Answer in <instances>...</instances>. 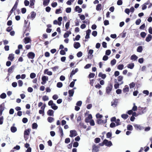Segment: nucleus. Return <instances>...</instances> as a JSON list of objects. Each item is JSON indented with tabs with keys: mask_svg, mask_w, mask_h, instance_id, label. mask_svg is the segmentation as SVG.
Returning <instances> with one entry per match:
<instances>
[{
	"mask_svg": "<svg viewBox=\"0 0 152 152\" xmlns=\"http://www.w3.org/2000/svg\"><path fill=\"white\" fill-rule=\"evenodd\" d=\"M75 10L76 12H78V13L81 12L82 11V8H80L78 6H77L75 7Z\"/></svg>",
	"mask_w": 152,
	"mask_h": 152,
	"instance_id": "17",
	"label": "nucleus"
},
{
	"mask_svg": "<svg viewBox=\"0 0 152 152\" xmlns=\"http://www.w3.org/2000/svg\"><path fill=\"white\" fill-rule=\"evenodd\" d=\"M30 14V18H31L32 20H33L35 18L36 15V13L32 11L31 12Z\"/></svg>",
	"mask_w": 152,
	"mask_h": 152,
	"instance_id": "20",
	"label": "nucleus"
},
{
	"mask_svg": "<svg viewBox=\"0 0 152 152\" xmlns=\"http://www.w3.org/2000/svg\"><path fill=\"white\" fill-rule=\"evenodd\" d=\"M78 71V68H76L75 70H73L71 72L70 75V77L72 78V76L74 75L76 73H77Z\"/></svg>",
	"mask_w": 152,
	"mask_h": 152,
	"instance_id": "13",
	"label": "nucleus"
},
{
	"mask_svg": "<svg viewBox=\"0 0 152 152\" xmlns=\"http://www.w3.org/2000/svg\"><path fill=\"white\" fill-rule=\"evenodd\" d=\"M124 67V65L123 64H119L117 66V69L119 70H122Z\"/></svg>",
	"mask_w": 152,
	"mask_h": 152,
	"instance_id": "40",
	"label": "nucleus"
},
{
	"mask_svg": "<svg viewBox=\"0 0 152 152\" xmlns=\"http://www.w3.org/2000/svg\"><path fill=\"white\" fill-rule=\"evenodd\" d=\"M59 131L61 134V136H63V132L62 128L61 126H59Z\"/></svg>",
	"mask_w": 152,
	"mask_h": 152,
	"instance_id": "56",
	"label": "nucleus"
},
{
	"mask_svg": "<svg viewBox=\"0 0 152 152\" xmlns=\"http://www.w3.org/2000/svg\"><path fill=\"white\" fill-rule=\"evenodd\" d=\"M18 86L19 87H21L22 86L23 84V82L22 80H19L18 81Z\"/></svg>",
	"mask_w": 152,
	"mask_h": 152,
	"instance_id": "55",
	"label": "nucleus"
},
{
	"mask_svg": "<svg viewBox=\"0 0 152 152\" xmlns=\"http://www.w3.org/2000/svg\"><path fill=\"white\" fill-rule=\"evenodd\" d=\"M31 130L30 129H28L25 130L24 131V136L25 135H28L29 134Z\"/></svg>",
	"mask_w": 152,
	"mask_h": 152,
	"instance_id": "26",
	"label": "nucleus"
},
{
	"mask_svg": "<svg viewBox=\"0 0 152 152\" xmlns=\"http://www.w3.org/2000/svg\"><path fill=\"white\" fill-rule=\"evenodd\" d=\"M116 63V60L115 59H113L110 62V64L111 66H113L115 65Z\"/></svg>",
	"mask_w": 152,
	"mask_h": 152,
	"instance_id": "43",
	"label": "nucleus"
},
{
	"mask_svg": "<svg viewBox=\"0 0 152 152\" xmlns=\"http://www.w3.org/2000/svg\"><path fill=\"white\" fill-rule=\"evenodd\" d=\"M140 35L142 37L144 38L146 36V34L144 32H141Z\"/></svg>",
	"mask_w": 152,
	"mask_h": 152,
	"instance_id": "51",
	"label": "nucleus"
},
{
	"mask_svg": "<svg viewBox=\"0 0 152 152\" xmlns=\"http://www.w3.org/2000/svg\"><path fill=\"white\" fill-rule=\"evenodd\" d=\"M92 116L91 114H89L88 116L85 118V121L86 123H88L90 122V121L92 119Z\"/></svg>",
	"mask_w": 152,
	"mask_h": 152,
	"instance_id": "11",
	"label": "nucleus"
},
{
	"mask_svg": "<svg viewBox=\"0 0 152 152\" xmlns=\"http://www.w3.org/2000/svg\"><path fill=\"white\" fill-rule=\"evenodd\" d=\"M129 87L130 88H133L135 86V83L133 82L130 83V84L129 85Z\"/></svg>",
	"mask_w": 152,
	"mask_h": 152,
	"instance_id": "57",
	"label": "nucleus"
},
{
	"mask_svg": "<svg viewBox=\"0 0 152 152\" xmlns=\"http://www.w3.org/2000/svg\"><path fill=\"white\" fill-rule=\"evenodd\" d=\"M94 52V50L92 49H90L88 50V58L90 59H91L93 56L92 55Z\"/></svg>",
	"mask_w": 152,
	"mask_h": 152,
	"instance_id": "12",
	"label": "nucleus"
},
{
	"mask_svg": "<svg viewBox=\"0 0 152 152\" xmlns=\"http://www.w3.org/2000/svg\"><path fill=\"white\" fill-rule=\"evenodd\" d=\"M10 130L12 132L14 133L17 131V129L16 127L14 126H12L11 127Z\"/></svg>",
	"mask_w": 152,
	"mask_h": 152,
	"instance_id": "33",
	"label": "nucleus"
},
{
	"mask_svg": "<svg viewBox=\"0 0 152 152\" xmlns=\"http://www.w3.org/2000/svg\"><path fill=\"white\" fill-rule=\"evenodd\" d=\"M74 93V91L73 89L69 90L68 91L69 96L71 97L73 96Z\"/></svg>",
	"mask_w": 152,
	"mask_h": 152,
	"instance_id": "23",
	"label": "nucleus"
},
{
	"mask_svg": "<svg viewBox=\"0 0 152 152\" xmlns=\"http://www.w3.org/2000/svg\"><path fill=\"white\" fill-rule=\"evenodd\" d=\"M102 4H98L96 6V10L97 11H99L101 10Z\"/></svg>",
	"mask_w": 152,
	"mask_h": 152,
	"instance_id": "34",
	"label": "nucleus"
},
{
	"mask_svg": "<svg viewBox=\"0 0 152 152\" xmlns=\"http://www.w3.org/2000/svg\"><path fill=\"white\" fill-rule=\"evenodd\" d=\"M99 151V147L94 144L92 146V152H98Z\"/></svg>",
	"mask_w": 152,
	"mask_h": 152,
	"instance_id": "10",
	"label": "nucleus"
},
{
	"mask_svg": "<svg viewBox=\"0 0 152 152\" xmlns=\"http://www.w3.org/2000/svg\"><path fill=\"white\" fill-rule=\"evenodd\" d=\"M31 41V39L29 37H26L24 39V42L25 44H27Z\"/></svg>",
	"mask_w": 152,
	"mask_h": 152,
	"instance_id": "15",
	"label": "nucleus"
},
{
	"mask_svg": "<svg viewBox=\"0 0 152 152\" xmlns=\"http://www.w3.org/2000/svg\"><path fill=\"white\" fill-rule=\"evenodd\" d=\"M118 99H115L113 100V102H111V105L114 107H115L118 105Z\"/></svg>",
	"mask_w": 152,
	"mask_h": 152,
	"instance_id": "7",
	"label": "nucleus"
},
{
	"mask_svg": "<svg viewBox=\"0 0 152 152\" xmlns=\"http://www.w3.org/2000/svg\"><path fill=\"white\" fill-rule=\"evenodd\" d=\"M116 124V126H118L121 125V123L120 122V120L119 119H116V121H115Z\"/></svg>",
	"mask_w": 152,
	"mask_h": 152,
	"instance_id": "52",
	"label": "nucleus"
},
{
	"mask_svg": "<svg viewBox=\"0 0 152 152\" xmlns=\"http://www.w3.org/2000/svg\"><path fill=\"white\" fill-rule=\"evenodd\" d=\"M121 117L124 119L125 120L128 118L129 115L127 114H123L121 115Z\"/></svg>",
	"mask_w": 152,
	"mask_h": 152,
	"instance_id": "36",
	"label": "nucleus"
},
{
	"mask_svg": "<svg viewBox=\"0 0 152 152\" xmlns=\"http://www.w3.org/2000/svg\"><path fill=\"white\" fill-rule=\"evenodd\" d=\"M30 23L29 22L28 24V26L26 27V28H25V29H24L25 30L24 32V34H25L27 31L29 32L30 30Z\"/></svg>",
	"mask_w": 152,
	"mask_h": 152,
	"instance_id": "25",
	"label": "nucleus"
},
{
	"mask_svg": "<svg viewBox=\"0 0 152 152\" xmlns=\"http://www.w3.org/2000/svg\"><path fill=\"white\" fill-rule=\"evenodd\" d=\"M116 126V125H115V124L113 122H111L110 123V127L111 128H114V127H115Z\"/></svg>",
	"mask_w": 152,
	"mask_h": 152,
	"instance_id": "61",
	"label": "nucleus"
},
{
	"mask_svg": "<svg viewBox=\"0 0 152 152\" xmlns=\"http://www.w3.org/2000/svg\"><path fill=\"white\" fill-rule=\"evenodd\" d=\"M98 76L101 77L103 79H104L106 77V75L105 74H103L102 72H100Z\"/></svg>",
	"mask_w": 152,
	"mask_h": 152,
	"instance_id": "22",
	"label": "nucleus"
},
{
	"mask_svg": "<svg viewBox=\"0 0 152 152\" xmlns=\"http://www.w3.org/2000/svg\"><path fill=\"white\" fill-rule=\"evenodd\" d=\"M35 2V0H30V3L29 6L32 8V6L34 5Z\"/></svg>",
	"mask_w": 152,
	"mask_h": 152,
	"instance_id": "50",
	"label": "nucleus"
},
{
	"mask_svg": "<svg viewBox=\"0 0 152 152\" xmlns=\"http://www.w3.org/2000/svg\"><path fill=\"white\" fill-rule=\"evenodd\" d=\"M83 53L81 51H79L77 54V56L78 57H80L82 56Z\"/></svg>",
	"mask_w": 152,
	"mask_h": 152,
	"instance_id": "59",
	"label": "nucleus"
},
{
	"mask_svg": "<svg viewBox=\"0 0 152 152\" xmlns=\"http://www.w3.org/2000/svg\"><path fill=\"white\" fill-rule=\"evenodd\" d=\"M101 139L99 138L96 137L94 139V141L95 143H97L100 142Z\"/></svg>",
	"mask_w": 152,
	"mask_h": 152,
	"instance_id": "47",
	"label": "nucleus"
},
{
	"mask_svg": "<svg viewBox=\"0 0 152 152\" xmlns=\"http://www.w3.org/2000/svg\"><path fill=\"white\" fill-rule=\"evenodd\" d=\"M115 83H115L114 84V87L115 89H117L119 88L120 84L118 82L116 81L117 80L116 79H115Z\"/></svg>",
	"mask_w": 152,
	"mask_h": 152,
	"instance_id": "30",
	"label": "nucleus"
},
{
	"mask_svg": "<svg viewBox=\"0 0 152 152\" xmlns=\"http://www.w3.org/2000/svg\"><path fill=\"white\" fill-rule=\"evenodd\" d=\"M152 38V36L150 34H148L146 38L145 41L147 42H150Z\"/></svg>",
	"mask_w": 152,
	"mask_h": 152,
	"instance_id": "19",
	"label": "nucleus"
},
{
	"mask_svg": "<svg viewBox=\"0 0 152 152\" xmlns=\"http://www.w3.org/2000/svg\"><path fill=\"white\" fill-rule=\"evenodd\" d=\"M70 22L69 21L67 22L65 24V28L66 30H68L69 29L70 25Z\"/></svg>",
	"mask_w": 152,
	"mask_h": 152,
	"instance_id": "49",
	"label": "nucleus"
},
{
	"mask_svg": "<svg viewBox=\"0 0 152 152\" xmlns=\"http://www.w3.org/2000/svg\"><path fill=\"white\" fill-rule=\"evenodd\" d=\"M7 95L5 93H3L0 95V97L2 99H4L6 97Z\"/></svg>",
	"mask_w": 152,
	"mask_h": 152,
	"instance_id": "38",
	"label": "nucleus"
},
{
	"mask_svg": "<svg viewBox=\"0 0 152 152\" xmlns=\"http://www.w3.org/2000/svg\"><path fill=\"white\" fill-rule=\"evenodd\" d=\"M97 34V31H93L92 33V35L94 37H96Z\"/></svg>",
	"mask_w": 152,
	"mask_h": 152,
	"instance_id": "64",
	"label": "nucleus"
},
{
	"mask_svg": "<svg viewBox=\"0 0 152 152\" xmlns=\"http://www.w3.org/2000/svg\"><path fill=\"white\" fill-rule=\"evenodd\" d=\"M14 58V54H10L9 55V56L8 57V60H10L11 61H13Z\"/></svg>",
	"mask_w": 152,
	"mask_h": 152,
	"instance_id": "21",
	"label": "nucleus"
},
{
	"mask_svg": "<svg viewBox=\"0 0 152 152\" xmlns=\"http://www.w3.org/2000/svg\"><path fill=\"white\" fill-rule=\"evenodd\" d=\"M80 35L79 34H78L77 35H76L75 39H74V38L73 39V40L74 41L75 40L78 41L80 39Z\"/></svg>",
	"mask_w": 152,
	"mask_h": 152,
	"instance_id": "53",
	"label": "nucleus"
},
{
	"mask_svg": "<svg viewBox=\"0 0 152 152\" xmlns=\"http://www.w3.org/2000/svg\"><path fill=\"white\" fill-rule=\"evenodd\" d=\"M134 63H131L127 65V67L130 69H132L134 67Z\"/></svg>",
	"mask_w": 152,
	"mask_h": 152,
	"instance_id": "28",
	"label": "nucleus"
},
{
	"mask_svg": "<svg viewBox=\"0 0 152 152\" xmlns=\"http://www.w3.org/2000/svg\"><path fill=\"white\" fill-rule=\"evenodd\" d=\"M127 130L129 131H132L133 129L132 126L130 124H129L127 125Z\"/></svg>",
	"mask_w": 152,
	"mask_h": 152,
	"instance_id": "35",
	"label": "nucleus"
},
{
	"mask_svg": "<svg viewBox=\"0 0 152 152\" xmlns=\"http://www.w3.org/2000/svg\"><path fill=\"white\" fill-rule=\"evenodd\" d=\"M90 124L91 126H94L95 125V123L94 120L93 119H91L90 121Z\"/></svg>",
	"mask_w": 152,
	"mask_h": 152,
	"instance_id": "62",
	"label": "nucleus"
},
{
	"mask_svg": "<svg viewBox=\"0 0 152 152\" xmlns=\"http://www.w3.org/2000/svg\"><path fill=\"white\" fill-rule=\"evenodd\" d=\"M104 142L105 145L108 147H110L113 145L111 141H108L106 139L104 140Z\"/></svg>",
	"mask_w": 152,
	"mask_h": 152,
	"instance_id": "3",
	"label": "nucleus"
},
{
	"mask_svg": "<svg viewBox=\"0 0 152 152\" xmlns=\"http://www.w3.org/2000/svg\"><path fill=\"white\" fill-rule=\"evenodd\" d=\"M36 76V74L33 72L31 73L30 74V77L31 79H33Z\"/></svg>",
	"mask_w": 152,
	"mask_h": 152,
	"instance_id": "45",
	"label": "nucleus"
},
{
	"mask_svg": "<svg viewBox=\"0 0 152 152\" xmlns=\"http://www.w3.org/2000/svg\"><path fill=\"white\" fill-rule=\"evenodd\" d=\"M70 133L69 136L71 137H75L77 135V132L75 130H70Z\"/></svg>",
	"mask_w": 152,
	"mask_h": 152,
	"instance_id": "1",
	"label": "nucleus"
},
{
	"mask_svg": "<svg viewBox=\"0 0 152 152\" xmlns=\"http://www.w3.org/2000/svg\"><path fill=\"white\" fill-rule=\"evenodd\" d=\"M15 67V66L14 65H12L8 69V72L9 73L12 72V70L14 69Z\"/></svg>",
	"mask_w": 152,
	"mask_h": 152,
	"instance_id": "24",
	"label": "nucleus"
},
{
	"mask_svg": "<svg viewBox=\"0 0 152 152\" xmlns=\"http://www.w3.org/2000/svg\"><path fill=\"white\" fill-rule=\"evenodd\" d=\"M54 120V118L51 117H49L47 119L48 121L50 123L52 122Z\"/></svg>",
	"mask_w": 152,
	"mask_h": 152,
	"instance_id": "39",
	"label": "nucleus"
},
{
	"mask_svg": "<svg viewBox=\"0 0 152 152\" xmlns=\"http://www.w3.org/2000/svg\"><path fill=\"white\" fill-rule=\"evenodd\" d=\"M18 0H17L15 3V4L12 9H11L10 11V12L12 13L14 10H15L17 7V5H18Z\"/></svg>",
	"mask_w": 152,
	"mask_h": 152,
	"instance_id": "8",
	"label": "nucleus"
},
{
	"mask_svg": "<svg viewBox=\"0 0 152 152\" xmlns=\"http://www.w3.org/2000/svg\"><path fill=\"white\" fill-rule=\"evenodd\" d=\"M57 87L58 88H61L63 86V84L61 82H58L57 84Z\"/></svg>",
	"mask_w": 152,
	"mask_h": 152,
	"instance_id": "46",
	"label": "nucleus"
},
{
	"mask_svg": "<svg viewBox=\"0 0 152 152\" xmlns=\"http://www.w3.org/2000/svg\"><path fill=\"white\" fill-rule=\"evenodd\" d=\"M134 126L135 128V129L137 130H141L144 129V127L140 125L134 124Z\"/></svg>",
	"mask_w": 152,
	"mask_h": 152,
	"instance_id": "6",
	"label": "nucleus"
},
{
	"mask_svg": "<svg viewBox=\"0 0 152 152\" xmlns=\"http://www.w3.org/2000/svg\"><path fill=\"white\" fill-rule=\"evenodd\" d=\"M95 75V74L93 73H90L89 74L88 77L89 78H93Z\"/></svg>",
	"mask_w": 152,
	"mask_h": 152,
	"instance_id": "48",
	"label": "nucleus"
},
{
	"mask_svg": "<svg viewBox=\"0 0 152 152\" xmlns=\"http://www.w3.org/2000/svg\"><path fill=\"white\" fill-rule=\"evenodd\" d=\"M51 107L55 110H56L58 108V107L55 103L53 104L52 105H51Z\"/></svg>",
	"mask_w": 152,
	"mask_h": 152,
	"instance_id": "37",
	"label": "nucleus"
},
{
	"mask_svg": "<svg viewBox=\"0 0 152 152\" xmlns=\"http://www.w3.org/2000/svg\"><path fill=\"white\" fill-rule=\"evenodd\" d=\"M82 103V101H79L77 102L76 103V105L77 106L80 107L81 106Z\"/></svg>",
	"mask_w": 152,
	"mask_h": 152,
	"instance_id": "58",
	"label": "nucleus"
},
{
	"mask_svg": "<svg viewBox=\"0 0 152 152\" xmlns=\"http://www.w3.org/2000/svg\"><path fill=\"white\" fill-rule=\"evenodd\" d=\"M91 32V30L90 29H88L86 31V35L85 37V38L86 39L90 38V34Z\"/></svg>",
	"mask_w": 152,
	"mask_h": 152,
	"instance_id": "14",
	"label": "nucleus"
},
{
	"mask_svg": "<svg viewBox=\"0 0 152 152\" xmlns=\"http://www.w3.org/2000/svg\"><path fill=\"white\" fill-rule=\"evenodd\" d=\"M146 107H138L139 110L140 111V114H142L146 112Z\"/></svg>",
	"mask_w": 152,
	"mask_h": 152,
	"instance_id": "9",
	"label": "nucleus"
},
{
	"mask_svg": "<svg viewBox=\"0 0 152 152\" xmlns=\"http://www.w3.org/2000/svg\"><path fill=\"white\" fill-rule=\"evenodd\" d=\"M42 99L43 101H45L49 100V98L48 96L45 95L43 96Z\"/></svg>",
	"mask_w": 152,
	"mask_h": 152,
	"instance_id": "42",
	"label": "nucleus"
},
{
	"mask_svg": "<svg viewBox=\"0 0 152 152\" xmlns=\"http://www.w3.org/2000/svg\"><path fill=\"white\" fill-rule=\"evenodd\" d=\"M113 88V85L112 83H110L108 86L106 88V92L108 94H109L112 90Z\"/></svg>",
	"mask_w": 152,
	"mask_h": 152,
	"instance_id": "2",
	"label": "nucleus"
},
{
	"mask_svg": "<svg viewBox=\"0 0 152 152\" xmlns=\"http://www.w3.org/2000/svg\"><path fill=\"white\" fill-rule=\"evenodd\" d=\"M38 127L37 124L36 123H33L32 124V128L33 129H37Z\"/></svg>",
	"mask_w": 152,
	"mask_h": 152,
	"instance_id": "41",
	"label": "nucleus"
},
{
	"mask_svg": "<svg viewBox=\"0 0 152 152\" xmlns=\"http://www.w3.org/2000/svg\"><path fill=\"white\" fill-rule=\"evenodd\" d=\"M123 92L124 93H126L128 92L129 91V88L128 86L127 85H126L125 86V88L123 89Z\"/></svg>",
	"mask_w": 152,
	"mask_h": 152,
	"instance_id": "27",
	"label": "nucleus"
},
{
	"mask_svg": "<svg viewBox=\"0 0 152 152\" xmlns=\"http://www.w3.org/2000/svg\"><path fill=\"white\" fill-rule=\"evenodd\" d=\"M74 47L76 49L80 47V43L79 42H75L74 44Z\"/></svg>",
	"mask_w": 152,
	"mask_h": 152,
	"instance_id": "18",
	"label": "nucleus"
},
{
	"mask_svg": "<svg viewBox=\"0 0 152 152\" xmlns=\"http://www.w3.org/2000/svg\"><path fill=\"white\" fill-rule=\"evenodd\" d=\"M48 77L46 76H43L42 77V81L41 84L42 85H44L46 82L48 80Z\"/></svg>",
	"mask_w": 152,
	"mask_h": 152,
	"instance_id": "5",
	"label": "nucleus"
},
{
	"mask_svg": "<svg viewBox=\"0 0 152 152\" xmlns=\"http://www.w3.org/2000/svg\"><path fill=\"white\" fill-rule=\"evenodd\" d=\"M111 51L110 50H107L105 51V55L109 56L111 53Z\"/></svg>",
	"mask_w": 152,
	"mask_h": 152,
	"instance_id": "60",
	"label": "nucleus"
},
{
	"mask_svg": "<svg viewBox=\"0 0 152 152\" xmlns=\"http://www.w3.org/2000/svg\"><path fill=\"white\" fill-rule=\"evenodd\" d=\"M143 50L142 47L141 46H139L137 48V51L139 53H141Z\"/></svg>",
	"mask_w": 152,
	"mask_h": 152,
	"instance_id": "32",
	"label": "nucleus"
},
{
	"mask_svg": "<svg viewBox=\"0 0 152 152\" xmlns=\"http://www.w3.org/2000/svg\"><path fill=\"white\" fill-rule=\"evenodd\" d=\"M27 56L29 58L33 59L35 57V54L32 52H30L28 53Z\"/></svg>",
	"mask_w": 152,
	"mask_h": 152,
	"instance_id": "4",
	"label": "nucleus"
},
{
	"mask_svg": "<svg viewBox=\"0 0 152 152\" xmlns=\"http://www.w3.org/2000/svg\"><path fill=\"white\" fill-rule=\"evenodd\" d=\"M50 0H44L43 5L45 6H48L50 1Z\"/></svg>",
	"mask_w": 152,
	"mask_h": 152,
	"instance_id": "31",
	"label": "nucleus"
},
{
	"mask_svg": "<svg viewBox=\"0 0 152 152\" xmlns=\"http://www.w3.org/2000/svg\"><path fill=\"white\" fill-rule=\"evenodd\" d=\"M138 57L135 54L132 55L131 57V59L132 60L136 61L138 58Z\"/></svg>",
	"mask_w": 152,
	"mask_h": 152,
	"instance_id": "29",
	"label": "nucleus"
},
{
	"mask_svg": "<svg viewBox=\"0 0 152 152\" xmlns=\"http://www.w3.org/2000/svg\"><path fill=\"white\" fill-rule=\"evenodd\" d=\"M112 136V133L111 132H107L106 134L107 137L108 138H110Z\"/></svg>",
	"mask_w": 152,
	"mask_h": 152,
	"instance_id": "44",
	"label": "nucleus"
},
{
	"mask_svg": "<svg viewBox=\"0 0 152 152\" xmlns=\"http://www.w3.org/2000/svg\"><path fill=\"white\" fill-rule=\"evenodd\" d=\"M71 7H67L66 9V13H69L71 12Z\"/></svg>",
	"mask_w": 152,
	"mask_h": 152,
	"instance_id": "63",
	"label": "nucleus"
},
{
	"mask_svg": "<svg viewBox=\"0 0 152 152\" xmlns=\"http://www.w3.org/2000/svg\"><path fill=\"white\" fill-rule=\"evenodd\" d=\"M54 111L52 110H49L47 112V115L50 116H53Z\"/></svg>",
	"mask_w": 152,
	"mask_h": 152,
	"instance_id": "16",
	"label": "nucleus"
},
{
	"mask_svg": "<svg viewBox=\"0 0 152 152\" xmlns=\"http://www.w3.org/2000/svg\"><path fill=\"white\" fill-rule=\"evenodd\" d=\"M78 15L80 16V18L82 20H84L85 19V17L84 15L78 14Z\"/></svg>",
	"mask_w": 152,
	"mask_h": 152,
	"instance_id": "54",
	"label": "nucleus"
}]
</instances>
